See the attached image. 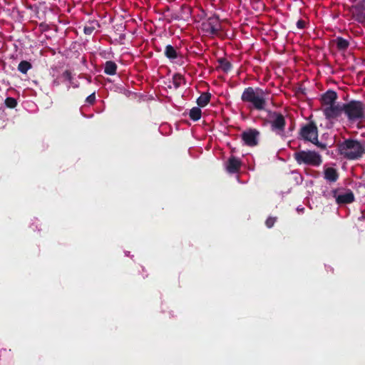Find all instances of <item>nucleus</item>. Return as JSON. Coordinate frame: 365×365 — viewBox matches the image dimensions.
Listing matches in <instances>:
<instances>
[{"mask_svg": "<svg viewBox=\"0 0 365 365\" xmlns=\"http://www.w3.org/2000/svg\"><path fill=\"white\" fill-rule=\"evenodd\" d=\"M300 133L304 139L314 144L318 143V130L314 123H311L304 126Z\"/></svg>", "mask_w": 365, "mask_h": 365, "instance_id": "obj_8", "label": "nucleus"}, {"mask_svg": "<svg viewBox=\"0 0 365 365\" xmlns=\"http://www.w3.org/2000/svg\"><path fill=\"white\" fill-rule=\"evenodd\" d=\"M336 99L337 95L336 92L333 91H327L321 98L322 108H327L336 104Z\"/></svg>", "mask_w": 365, "mask_h": 365, "instance_id": "obj_11", "label": "nucleus"}, {"mask_svg": "<svg viewBox=\"0 0 365 365\" xmlns=\"http://www.w3.org/2000/svg\"><path fill=\"white\" fill-rule=\"evenodd\" d=\"M267 94L259 88H246L242 94V100L250 103V108L258 110H264L267 106Z\"/></svg>", "mask_w": 365, "mask_h": 365, "instance_id": "obj_1", "label": "nucleus"}, {"mask_svg": "<svg viewBox=\"0 0 365 365\" xmlns=\"http://www.w3.org/2000/svg\"><path fill=\"white\" fill-rule=\"evenodd\" d=\"M325 118L330 122L336 120L344 112V104L336 103L327 108H322Z\"/></svg>", "mask_w": 365, "mask_h": 365, "instance_id": "obj_7", "label": "nucleus"}, {"mask_svg": "<svg viewBox=\"0 0 365 365\" xmlns=\"http://www.w3.org/2000/svg\"><path fill=\"white\" fill-rule=\"evenodd\" d=\"M294 158L299 164L304 163L306 165L318 166L322 163L321 156L314 151L302 150L296 152L294 154Z\"/></svg>", "mask_w": 365, "mask_h": 365, "instance_id": "obj_4", "label": "nucleus"}, {"mask_svg": "<svg viewBox=\"0 0 365 365\" xmlns=\"http://www.w3.org/2000/svg\"><path fill=\"white\" fill-rule=\"evenodd\" d=\"M165 54L168 58L170 59H175L178 56L176 50L170 45H168L165 47Z\"/></svg>", "mask_w": 365, "mask_h": 365, "instance_id": "obj_17", "label": "nucleus"}, {"mask_svg": "<svg viewBox=\"0 0 365 365\" xmlns=\"http://www.w3.org/2000/svg\"><path fill=\"white\" fill-rule=\"evenodd\" d=\"M276 221V218L274 217H269L267 220H266V225L268 227H272L274 222Z\"/></svg>", "mask_w": 365, "mask_h": 365, "instance_id": "obj_25", "label": "nucleus"}, {"mask_svg": "<svg viewBox=\"0 0 365 365\" xmlns=\"http://www.w3.org/2000/svg\"><path fill=\"white\" fill-rule=\"evenodd\" d=\"M352 15L357 21L365 22V0H362L353 7Z\"/></svg>", "mask_w": 365, "mask_h": 365, "instance_id": "obj_10", "label": "nucleus"}, {"mask_svg": "<svg viewBox=\"0 0 365 365\" xmlns=\"http://www.w3.org/2000/svg\"><path fill=\"white\" fill-rule=\"evenodd\" d=\"M344 113L349 121H361L365 118V105L359 101H351L344 104Z\"/></svg>", "mask_w": 365, "mask_h": 365, "instance_id": "obj_3", "label": "nucleus"}, {"mask_svg": "<svg viewBox=\"0 0 365 365\" xmlns=\"http://www.w3.org/2000/svg\"><path fill=\"white\" fill-rule=\"evenodd\" d=\"M354 197L351 192L340 194L336 196V201L338 204L350 203L354 201Z\"/></svg>", "mask_w": 365, "mask_h": 365, "instance_id": "obj_13", "label": "nucleus"}, {"mask_svg": "<svg viewBox=\"0 0 365 365\" xmlns=\"http://www.w3.org/2000/svg\"><path fill=\"white\" fill-rule=\"evenodd\" d=\"M339 151L345 158L354 160L361 157L365 148L357 140H346L339 145Z\"/></svg>", "mask_w": 365, "mask_h": 365, "instance_id": "obj_2", "label": "nucleus"}, {"mask_svg": "<svg viewBox=\"0 0 365 365\" xmlns=\"http://www.w3.org/2000/svg\"><path fill=\"white\" fill-rule=\"evenodd\" d=\"M325 178L331 182H334L338 178L337 173L335 169L329 168L324 172Z\"/></svg>", "mask_w": 365, "mask_h": 365, "instance_id": "obj_14", "label": "nucleus"}, {"mask_svg": "<svg viewBox=\"0 0 365 365\" xmlns=\"http://www.w3.org/2000/svg\"><path fill=\"white\" fill-rule=\"evenodd\" d=\"M241 167V162L235 157H231L226 165L227 171L230 173H235L238 172Z\"/></svg>", "mask_w": 365, "mask_h": 365, "instance_id": "obj_12", "label": "nucleus"}, {"mask_svg": "<svg viewBox=\"0 0 365 365\" xmlns=\"http://www.w3.org/2000/svg\"><path fill=\"white\" fill-rule=\"evenodd\" d=\"M337 48L340 50H345L349 46V42L342 38H337L336 40Z\"/></svg>", "mask_w": 365, "mask_h": 365, "instance_id": "obj_20", "label": "nucleus"}, {"mask_svg": "<svg viewBox=\"0 0 365 365\" xmlns=\"http://www.w3.org/2000/svg\"><path fill=\"white\" fill-rule=\"evenodd\" d=\"M297 25L299 29H303L304 27V21H298Z\"/></svg>", "mask_w": 365, "mask_h": 365, "instance_id": "obj_28", "label": "nucleus"}, {"mask_svg": "<svg viewBox=\"0 0 365 365\" xmlns=\"http://www.w3.org/2000/svg\"><path fill=\"white\" fill-rule=\"evenodd\" d=\"M63 76L69 81H71V74L68 71L63 73Z\"/></svg>", "mask_w": 365, "mask_h": 365, "instance_id": "obj_26", "label": "nucleus"}, {"mask_svg": "<svg viewBox=\"0 0 365 365\" xmlns=\"http://www.w3.org/2000/svg\"><path fill=\"white\" fill-rule=\"evenodd\" d=\"M98 26V24L97 22H91L89 25L84 27V33L86 35H91Z\"/></svg>", "mask_w": 365, "mask_h": 365, "instance_id": "obj_21", "label": "nucleus"}, {"mask_svg": "<svg viewBox=\"0 0 365 365\" xmlns=\"http://www.w3.org/2000/svg\"><path fill=\"white\" fill-rule=\"evenodd\" d=\"M259 133L255 129H250L242 133V138L246 145L254 146L257 144Z\"/></svg>", "mask_w": 365, "mask_h": 365, "instance_id": "obj_9", "label": "nucleus"}, {"mask_svg": "<svg viewBox=\"0 0 365 365\" xmlns=\"http://www.w3.org/2000/svg\"><path fill=\"white\" fill-rule=\"evenodd\" d=\"M210 96L209 93H204L197 98V104L201 106H205L210 101Z\"/></svg>", "mask_w": 365, "mask_h": 365, "instance_id": "obj_16", "label": "nucleus"}, {"mask_svg": "<svg viewBox=\"0 0 365 365\" xmlns=\"http://www.w3.org/2000/svg\"><path fill=\"white\" fill-rule=\"evenodd\" d=\"M190 117L193 120H197L201 117V110L198 107L192 108L190 111Z\"/></svg>", "mask_w": 365, "mask_h": 365, "instance_id": "obj_18", "label": "nucleus"}, {"mask_svg": "<svg viewBox=\"0 0 365 365\" xmlns=\"http://www.w3.org/2000/svg\"><path fill=\"white\" fill-rule=\"evenodd\" d=\"M73 86L76 88V87H77L78 86H77V85H76V84H73Z\"/></svg>", "mask_w": 365, "mask_h": 365, "instance_id": "obj_29", "label": "nucleus"}, {"mask_svg": "<svg viewBox=\"0 0 365 365\" xmlns=\"http://www.w3.org/2000/svg\"><path fill=\"white\" fill-rule=\"evenodd\" d=\"M94 100H95V95H94V93H93V94H91V96H89L87 98V99H86V101H87L88 103H92L94 101Z\"/></svg>", "mask_w": 365, "mask_h": 365, "instance_id": "obj_27", "label": "nucleus"}, {"mask_svg": "<svg viewBox=\"0 0 365 365\" xmlns=\"http://www.w3.org/2000/svg\"><path fill=\"white\" fill-rule=\"evenodd\" d=\"M182 81L183 78L179 74H176L173 76V82L176 87H179Z\"/></svg>", "mask_w": 365, "mask_h": 365, "instance_id": "obj_23", "label": "nucleus"}, {"mask_svg": "<svg viewBox=\"0 0 365 365\" xmlns=\"http://www.w3.org/2000/svg\"><path fill=\"white\" fill-rule=\"evenodd\" d=\"M116 64L113 61H107L105 65L104 71L108 75H113L116 71Z\"/></svg>", "mask_w": 365, "mask_h": 365, "instance_id": "obj_15", "label": "nucleus"}, {"mask_svg": "<svg viewBox=\"0 0 365 365\" xmlns=\"http://www.w3.org/2000/svg\"><path fill=\"white\" fill-rule=\"evenodd\" d=\"M31 68V64L26 61H21L18 66V70L22 73H26Z\"/></svg>", "mask_w": 365, "mask_h": 365, "instance_id": "obj_19", "label": "nucleus"}, {"mask_svg": "<svg viewBox=\"0 0 365 365\" xmlns=\"http://www.w3.org/2000/svg\"><path fill=\"white\" fill-rule=\"evenodd\" d=\"M202 29L207 34L216 35L221 30V24L218 17L212 16L202 23Z\"/></svg>", "mask_w": 365, "mask_h": 365, "instance_id": "obj_5", "label": "nucleus"}, {"mask_svg": "<svg viewBox=\"0 0 365 365\" xmlns=\"http://www.w3.org/2000/svg\"><path fill=\"white\" fill-rule=\"evenodd\" d=\"M6 105L10 108H14L16 105V101L12 98H8L6 100Z\"/></svg>", "mask_w": 365, "mask_h": 365, "instance_id": "obj_24", "label": "nucleus"}, {"mask_svg": "<svg viewBox=\"0 0 365 365\" xmlns=\"http://www.w3.org/2000/svg\"><path fill=\"white\" fill-rule=\"evenodd\" d=\"M269 118L272 130L277 134L282 135L285 126L284 116L280 113H273L270 114Z\"/></svg>", "mask_w": 365, "mask_h": 365, "instance_id": "obj_6", "label": "nucleus"}, {"mask_svg": "<svg viewBox=\"0 0 365 365\" xmlns=\"http://www.w3.org/2000/svg\"><path fill=\"white\" fill-rule=\"evenodd\" d=\"M219 63L220 68L225 72H227L231 68L230 63L225 59H220Z\"/></svg>", "mask_w": 365, "mask_h": 365, "instance_id": "obj_22", "label": "nucleus"}]
</instances>
